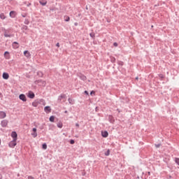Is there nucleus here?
<instances>
[{
    "label": "nucleus",
    "mask_w": 179,
    "mask_h": 179,
    "mask_svg": "<svg viewBox=\"0 0 179 179\" xmlns=\"http://www.w3.org/2000/svg\"><path fill=\"white\" fill-rule=\"evenodd\" d=\"M45 106V101L44 99H36L32 103L33 107H38V106Z\"/></svg>",
    "instance_id": "nucleus-1"
},
{
    "label": "nucleus",
    "mask_w": 179,
    "mask_h": 179,
    "mask_svg": "<svg viewBox=\"0 0 179 179\" xmlns=\"http://www.w3.org/2000/svg\"><path fill=\"white\" fill-rule=\"evenodd\" d=\"M34 83L35 85H38V86H45V81L43 80H36Z\"/></svg>",
    "instance_id": "nucleus-2"
},
{
    "label": "nucleus",
    "mask_w": 179,
    "mask_h": 179,
    "mask_svg": "<svg viewBox=\"0 0 179 179\" xmlns=\"http://www.w3.org/2000/svg\"><path fill=\"white\" fill-rule=\"evenodd\" d=\"M16 141H17V140H13V141H11L9 143L8 146H9L10 148H15V146H16V145H17Z\"/></svg>",
    "instance_id": "nucleus-3"
},
{
    "label": "nucleus",
    "mask_w": 179,
    "mask_h": 179,
    "mask_svg": "<svg viewBox=\"0 0 179 179\" xmlns=\"http://www.w3.org/2000/svg\"><path fill=\"white\" fill-rule=\"evenodd\" d=\"M20 100H22V101H27V98H26V95L24 94H21L19 96Z\"/></svg>",
    "instance_id": "nucleus-4"
},
{
    "label": "nucleus",
    "mask_w": 179,
    "mask_h": 179,
    "mask_svg": "<svg viewBox=\"0 0 179 179\" xmlns=\"http://www.w3.org/2000/svg\"><path fill=\"white\" fill-rule=\"evenodd\" d=\"M11 136L14 141H17V133L16 131H12Z\"/></svg>",
    "instance_id": "nucleus-5"
},
{
    "label": "nucleus",
    "mask_w": 179,
    "mask_h": 179,
    "mask_svg": "<svg viewBox=\"0 0 179 179\" xmlns=\"http://www.w3.org/2000/svg\"><path fill=\"white\" fill-rule=\"evenodd\" d=\"M62 99H66V94H61L59 97H58V101L59 102V103H61V101H62Z\"/></svg>",
    "instance_id": "nucleus-6"
},
{
    "label": "nucleus",
    "mask_w": 179,
    "mask_h": 179,
    "mask_svg": "<svg viewBox=\"0 0 179 179\" xmlns=\"http://www.w3.org/2000/svg\"><path fill=\"white\" fill-rule=\"evenodd\" d=\"M1 127H3V128H5L8 125V120H2L1 122Z\"/></svg>",
    "instance_id": "nucleus-7"
},
{
    "label": "nucleus",
    "mask_w": 179,
    "mask_h": 179,
    "mask_svg": "<svg viewBox=\"0 0 179 179\" xmlns=\"http://www.w3.org/2000/svg\"><path fill=\"white\" fill-rule=\"evenodd\" d=\"M4 58H6V59H10V55H9V52L6 51L4 52Z\"/></svg>",
    "instance_id": "nucleus-8"
},
{
    "label": "nucleus",
    "mask_w": 179,
    "mask_h": 179,
    "mask_svg": "<svg viewBox=\"0 0 179 179\" xmlns=\"http://www.w3.org/2000/svg\"><path fill=\"white\" fill-rule=\"evenodd\" d=\"M6 117V113L0 111V120H2Z\"/></svg>",
    "instance_id": "nucleus-9"
},
{
    "label": "nucleus",
    "mask_w": 179,
    "mask_h": 179,
    "mask_svg": "<svg viewBox=\"0 0 179 179\" xmlns=\"http://www.w3.org/2000/svg\"><path fill=\"white\" fill-rule=\"evenodd\" d=\"M35 94H34L33 92L30 91L29 93H28V97L29 99H33L34 97H35Z\"/></svg>",
    "instance_id": "nucleus-10"
},
{
    "label": "nucleus",
    "mask_w": 179,
    "mask_h": 179,
    "mask_svg": "<svg viewBox=\"0 0 179 179\" xmlns=\"http://www.w3.org/2000/svg\"><path fill=\"white\" fill-rule=\"evenodd\" d=\"M44 110H45V113H51V107H50V106H45V107L44 108Z\"/></svg>",
    "instance_id": "nucleus-11"
},
{
    "label": "nucleus",
    "mask_w": 179,
    "mask_h": 179,
    "mask_svg": "<svg viewBox=\"0 0 179 179\" xmlns=\"http://www.w3.org/2000/svg\"><path fill=\"white\" fill-rule=\"evenodd\" d=\"M24 55L25 57H27V58H30V57H31V55H30V52H29V50H25L24 52Z\"/></svg>",
    "instance_id": "nucleus-12"
},
{
    "label": "nucleus",
    "mask_w": 179,
    "mask_h": 179,
    "mask_svg": "<svg viewBox=\"0 0 179 179\" xmlns=\"http://www.w3.org/2000/svg\"><path fill=\"white\" fill-rule=\"evenodd\" d=\"M108 121L110 122H111V124H114V122H115L114 117H113V115H109L108 116Z\"/></svg>",
    "instance_id": "nucleus-13"
},
{
    "label": "nucleus",
    "mask_w": 179,
    "mask_h": 179,
    "mask_svg": "<svg viewBox=\"0 0 179 179\" xmlns=\"http://www.w3.org/2000/svg\"><path fill=\"white\" fill-rule=\"evenodd\" d=\"M13 48H15V50H16L17 48H19V43L17 42H13Z\"/></svg>",
    "instance_id": "nucleus-14"
},
{
    "label": "nucleus",
    "mask_w": 179,
    "mask_h": 179,
    "mask_svg": "<svg viewBox=\"0 0 179 179\" xmlns=\"http://www.w3.org/2000/svg\"><path fill=\"white\" fill-rule=\"evenodd\" d=\"M3 79H9V74L8 73H3Z\"/></svg>",
    "instance_id": "nucleus-15"
},
{
    "label": "nucleus",
    "mask_w": 179,
    "mask_h": 179,
    "mask_svg": "<svg viewBox=\"0 0 179 179\" xmlns=\"http://www.w3.org/2000/svg\"><path fill=\"white\" fill-rule=\"evenodd\" d=\"M103 138H107L108 136V131H105L101 133Z\"/></svg>",
    "instance_id": "nucleus-16"
},
{
    "label": "nucleus",
    "mask_w": 179,
    "mask_h": 179,
    "mask_svg": "<svg viewBox=\"0 0 179 179\" xmlns=\"http://www.w3.org/2000/svg\"><path fill=\"white\" fill-rule=\"evenodd\" d=\"M80 79H81V80H86V79H87V78H86V76L83 74H80L79 76Z\"/></svg>",
    "instance_id": "nucleus-17"
},
{
    "label": "nucleus",
    "mask_w": 179,
    "mask_h": 179,
    "mask_svg": "<svg viewBox=\"0 0 179 179\" xmlns=\"http://www.w3.org/2000/svg\"><path fill=\"white\" fill-rule=\"evenodd\" d=\"M64 22H69L71 20V17L68 15H64Z\"/></svg>",
    "instance_id": "nucleus-18"
},
{
    "label": "nucleus",
    "mask_w": 179,
    "mask_h": 179,
    "mask_svg": "<svg viewBox=\"0 0 179 179\" xmlns=\"http://www.w3.org/2000/svg\"><path fill=\"white\" fill-rule=\"evenodd\" d=\"M0 18H1L2 20H3L6 19V16H5V14L1 13V14H0Z\"/></svg>",
    "instance_id": "nucleus-19"
},
{
    "label": "nucleus",
    "mask_w": 179,
    "mask_h": 179,
    "mask_svg": "<svg viewBox=\"0 0 179 179\" xmlns=\"http://www.w3.org/2000/svg\"><path fill=\"white\" fill-rule=\"evenodd\" d=\"M29 27L26 25H23L22 27V30L23 31V33H24V30H28Z\"/></svg>",
    "instance_id": "nucleus-20"
},
{
    "label": "nucleus",
    "mask_w": 179,
    "mask_h": 179,
    "mask_svg": "<svg viewBox=\"0 0 179 179\" xmlns=\"http://www.w3.org/2000/svg\"><path fill=\"white\" fill-rule=\"evenodd\" d=\"M37 75L39 76V78H43L44 74L41 71H38Z\"/></svg>",
    "instance_id": "nucleus-21"
},
{
    "label": "nucleus",
    "mask_w": 179,
    "mask_h": 179,
    "mask_svg": "<svg viewBox=\"0 0 179 179\" xmlns=\"http://www.w3.org/2000/svg\"><path fill=\"white\" fill-rule=\"evenodd\" d=\"M39 3L42 5V6H45L47 5V1L43 2V1H40Z\"/></svg>",
    "instance_id": "nucleus-22"
},
{
    "label": "nucleus",
    "mask_w": 179,
    "mask_h": 179,
    "mask_svg": "<svg viewBox=\"0 0 179 179\" xmlns=\"http://www.w3.org/2000/svg\"><path fill=\"white\" fill-rule=\"evenodd\" d=\"M55 120V117L54 116H50L49 118V120L50 121V122H54Z\"/></svg>",
    "instance_id": "nucleus-23"
},
{
    "label": "nucleus",
    "mask_w": 179,
    "mask_h": 179,
    "mask_svg": "<svg viewBox=\"0 0 179 179\" xmlns=\"http://www.w3.org/2000/svg\"><path fill=\"white\" fill-rule=\"evenodd\" d=\"M110 62H111L113 64H114V62H115V57L111 56V57H110Z\"/></svg>",
    "instance_id": "nucleus-24"
},
{
    "label": "nucleus",
    "mask_w": 179,
    "mask_h": 179,
    "mask_svg": "<svg viewBox=\"0 0 179 179\" xmlns=\"http://www.w3.org/2000/svg\"><path fill=\"white\" fill-rule=\"evenodd\" d=\"M68 101L70 104H75V101H73L72 99L69 98Z\"/></svg>",
    "instance_id": "nucleus-25"
},
{
    "label": "nucleus",
    "mask_w": 179,
    "mask_h": 179,
    "mask_svg": "<svg viewBox=\"0 0 179 179\" xmlns=\"http://www.w3.org/2000/svg\"><path fill=\"white\" fill-rule=\"evenodd\" d=\"M10 17H15V11H10Z\"/></svg>",
    "instance_id": "nucleus-26"
},
{
    "label": "nucleus",
    "mask_w": 179,
    "mask_h": 179,
    "mask_svg": "<svg viewBox=\"0 0 179 179\" xmlns=\"http://www.w3.org/2000/svg\"><path fill=\"white\" fill-rule=\"evenodd\" d=\"M31 136H33V138H37V132L34 131L33 133H31Z\"/></svg>",
    "instance_id": "nucleus-27"
},
{
    "label": "nucleus",
    "mask_w": 179,
    "mask_h": 179,
    "mask_svg": "<svg viewBox=\"0 0 179 179\" xmlns=\"http://www.w3.org/2000/svg\"><path fill=\"white\" fill-rule=\"evenodd\" d=\"M175 162L176 163V164H178V166H179V158L176 157Z\"/></svg>",
    "instance_id": "nucleus-28"
},
{
    "label": "nucleus",
    "mask_w": 179,
    "mask_h": 179,
    "mask_svg": "<svg viewBox=\"0 0 179 179\" xmlns=\"http://www.w3.org/2000/svg\"><path fill=\"white\" fill-rule=\"evenodd\" d=\"M117 64L118 65H120L121 66H122L124 65V62L117 61Z\"/></svg>",
    "instance_id": "nucleus-29"
},
{
    "label": "nucleus",
    "mask_w": 179,
    "mask_h": 179,
    "mask_svg": "<svg viewBox=\"0 0 179 179\" xmlns=\"http://www.w3.org/2000/svg\"><path fill=\"white\" fill-rule=\"evenodd\" d=\"M42 148H43V149H44L45 150V149H47V144L46 143H43L42 145Z\"/></svg>",
    "instance_id": "nucleus-30"
},
{
    "label": "nucleus",
    "mask_w": 179,
    "mask_h": 179,
    "mask_svg": "<svg viewBox=\"0 0 179 179\" xmlns=\"http://www.w3.org/2000/svg\"><path fill=\"white\" fill-rule=\"evenodd\" d=\"M90 37H92V38H94V37H95V34L94 32L90 34Z\"/></svg>",
    "instance_id": "nucleus-31"
},
{
    "label": "nucleus",
    "mask_w": 179,
    "mask_h": 179,
    "mask_svg": "<svg viewBox=\"0 0 179 179\" xmlns=\"http://www.w3.org/2000/svg\"><path fill=\"white\" fill-rule=\"evenodd\" d=\"M105 156H110V150H108L107 152H105Z\"/></svg>",
    "instance_id": "nucleus-32"
},
{
    "label": "nucleus",
    "mask_w": 179,
    "mask_h": 179,
    "mask_svg": "<svg viewBox=\"0 0 179 179\" xmlns=\"http://www.w3.org/2000/svg\"><path fill=\"white\" fill-rule=\"evenodd\" d=\"M24 24H29L30 23V21H29L27 19H26L24 22Z\"/></svg>",
    "instance_id": "nucleus-33"
},
{
    "label": "nucleus",
    "mask_w": 179,
    "mask_h": 179,
    "mask_svg": "<svg viewBox=\"0 0 179 179\" xmlns=\"http://www.w3.org/2000/svg\"><path fill=\"white\" fill-rule=\"evenodd\" d=\"M4 37H10V34H6V32L4 33Z\"/></svg>",
    "instance_id": "nucleus-34"
},
{
    "label": "nucleus",
    "mask_w": 179,
    "mask_h": 179,
    "mask_svg": "<svg viewBox=\"0 0 179 179\" xmlns=\"http://www.w3.org/2000/svg\"><path fill=\"white\" fill-rule=\"evenodd\" d=\"M58 128H62V123L57 124Z\"/></svg>",
    "instance_id": "nucleus-35"
},
{
    "label": "nucleus",
    "mask_w": 179,
    "mask_h": 179,
    "mask_svg": "<svg viewBox=\"0 0 179 179\" xmlns=\"http://www.w3.org/2000/svg\"><path fill=\"white\" fill-rule=\"evenodd\" d=\"M70 143L71 145H73L75 143V140H71Z\"/></svg>",
    "instance_id": "nucleus-36"
},
{
    "label": "nucleus",
    "mask_w": 179,
    "mask_h": 179,
    "mask_svg": "<svg viewBox=\"0 0 179 179\" xmlns=\"http://www.w3.org/2000/svg\"><path fill=\"white\" fill-rule=\"evenodd\" d=\"M114 47H118V43L117 42H115L113 43Z\"/></svg>",
    "instance_id": "nucleus-37"
},
{
    "label": "nucleus",
    "mask_w": 179,
    "mask_h": 179,
    "mask_svg": "<svg viewBox=\"0 0 179 179\" xmlns=\"http://www.w3.org/2000/svg\"><path fill=\"white\" fill-rule=\"evenodd\" d=\"M159 77L161 78V79H163L164 78V76H163V74H160Z\"/></svg>",
    "instance_id": "nucleus-38"
},
{
    "label": "nucleus",
    "mask_w": 179,
    "mask_h": 179,
    "mask_svg": "<svg viewBox=\"0 0 179 179\" xmlns=\"http://www.w3.org/2000/svg\"><path fill=\"white\" fill-rule=\"evenodd\" d=\"M32 131H33V132H37V129L36 128H33Z\"/></svg>",
    "instance_id": "nucleus-39"
},
{
    "label": "nucleus",
    "mask_w": 179,
    "mask_h": 179,
    "mask_svg": "<svg viewBox=\"0 0 179 179\" xmlns=\"http://www.w3.org/2000/svg\"><path fill=\"white\" fill-rule=\"evenodd\" d=\"M159 146H162V144H155L156 148H159Z\"/></svg>",
    "instance_id": "nucleus-40"
},
{
    "label": "nucleus",
    "mask_w": 179,
    "mask_h": 179,
    "mask_svg": "<svg viewBox=\"0 0 179 179\" xmlns=\"http://www.w3.org/2000/svg\"><path fill=\"white\" fill-rule=\"evenodd\" d=\"M28 179H34V177H33V176H28Z\"/></svg>",
    "instance_id": "nucleus-41"
},
{
    "label": "nucleus",
    "mask_w": 179,
    "mask_h": 179,
    "mask_svg": "<svg viewBox=\"0 0 179 179\" xmlns=\"http://www.w3.org/2000/svg\"><path fill=\"white\" fill-rule=\"evenodd\" d=\"M56 47H58V48H59V43H57L56 44Z\"/></svg>",
    "instance_id": "nucleus-42"
},
{
    "label": "nucleus",
    "mask_w": 179,
    "mask_h": 179,
    "mask_svg": "<svg viewBox=\"0 0 179 179\" xmlns=\"http://www.w3.org/2000/svg\"><path fill=\"white\" fill-rule=\"evenodd\" d=\"M85 94H89V92L87 91L84 92Z\"/></svg>",
    "instance_id": "nucleus-43"
},
{
    "label": "nucleus",
    "mask_w": 179,
    "mask_h": 179,
    "mask_svg": "<svg viewBox=\"0 0 179 179\" xmlns=\"http://www.w3.org/2000/svg\"><path fill=\"white\" fill-rule=\"evenodd\" d=\"M76 127H77V128H79V124H78V123H76Z\"/></svg>",
    "instance_id": "nucleus-44"
},
{
    "label": "nucleus",
    "mask_w": 179,
    "mask_h": 179,
    "mask_svg": "<svg viewBox=\"0 0 179 179\" xmlns=\"http://www.w3.org/2000/svg\"><path fill=\"white\" fill-rule=\"evenodd\" d=\"M93 93L94 94V91H92L90 94H93Z\"/></svg>",
    "instance_id": "nucleus-45"
},
{
    "label": "nucleus",
    "mask_w": 179,
    "mask_h": 179,
    "mask_svg": "<svg viewBox=\"0 0 179 179\" xmlns=\"http://www.w3.org/2000/svg\"><path fill=\"white\" fill-rule=\"evenodd\" d=\"M50 10H55V8H50Z\"/></svg>",
    "instance_id": "nucleus-46"
},
{
    "label": "nucleus",
    "mask_w": 179,
    "mask_h": 179,
    "mask_svg": "<svg viewBox=\"0 0 179 179\" xmlns=\"http://www.w3.org/2000/svg\"><path fill=\"white\" fill-rule=\"evenodd\" d=\"M22 17H26V15H22Z\"/></svg>",
    "instance_id": "nucleus-47"
},
{
    "label": "nucleus",
    "mask_w": 179,
    "mask_h": 179,
    "mask_svg": "<svg viewBox=\"0 0 179 179\" xmlns=\"http://www.w3.org/2000/svg\"><path fill=\"white\" fill-rule=\"evenodd\" d=\"M65 114L68 113V110L64 111Z\"/></svg>",
    "instance_id": "nucleus-48"
},
{
    "label": "nucleus",
    "mask_w": 179,
    "mask_h": 179,
    "mask_svg": "<svg viewBox=\"0 0 179 179\" xmlns=\"http://www.w3.org/2000/svg\"><path fill=\"white\" fill-rule=\"evenodd\" d=\"M30 5H31V3H29V4H27V6H30Z\"/></svg>",
    "instance_id": "nucleus-49"
},
{
    "label": "nucleus",
    "mask_w": 179,
    "mask_h": 179,
    "mask_svg": "<svg viewBox=\"0 0 179 179\" xmlns=\"http://www.w3.org/2000/svg\"><path fill=\"white\" fill-rule=\"evenodd\" d=\"M148 176H150V172H148Z\"/></svg>",
    "instance_id": "nucleus-50"
},
{
    "label": "nucleus",
    "mask_w": 179,
    "mask_h": 179,
    "mask_svg": "<svg viewBox=\"0 0 179 179\" xmlns=\"http://www.w3.org/2000/svg\"><path fill=\"white\" fill-rule=\"evenodd\" d=\"M75 26H78V23L76 22V23H75Z\"/></svg>",
    "instance_id": "nucleus-51"
},
{
    "label": "nucleus",
    "mask_w": 179,
    "mask_h": 179,
    "mask_svg": "<svg viewBox=\"0 0 179 179\" xmlns=\"http://www.w3.org/2000/svg\"><path fill=\"white\" fill-rule=\"evenodd\" d=\"M89 9V8H87V6H86V10H87Z\"/></svg>",
    "instance_id": "nucleus-52"
},
{
    "label": "nucleus",
    "mask_w": 179,
    "mask_h": 179,
    "mask_svg": "<svg viewBox=\"0 0 179 179\" xmlns=\"http://www.w3.org/2000/svg\"><path fill=\"white\" fill-rule=\"evenodd\" d=\"M138 77H136V80H138Z\"/></svg>",
    "instance_id": "nucleus-53"
},
{
    "label": "nucleus",
    "mask_w": 179,
    "mask_h": 179,
    "mask_svg": "<svg viewBox=\"0 0 179 179\" xmlns=\"http://www.w3.org/2000/svg\"><path fill=\"white\" fill-rule=\"evenodd\" d=\"M95 110L97 111V107H96Z\"/></svg>",
    "instance_id": "nucleus-54"
},
{
    "label": "nucleus",
    "mask_w": 179,
    "mask_h": 179,
    "mask_svg": "<svg viewBox=\"0 0 179 179\" xmlns=\"http://www.w3.org/2000/svg\"><path fill=\"white\" fill-rule=\"evenodd\" d=\"M85 173H83V176H85Z\"/></svg>",
    "instance_id": "nucleus-55"
},
{
    "label": "nucleus",
    "mask_w": 179,
    "mask_h": 179,
    "mask_svg": "<svg viewBox=\"0 0 179 179\" xmlns=\"http://www.w3.org/2000/svg\"><path fill=\"white\" fill-rule=\"evenodd\" d=\"M2 94V93L0 92V96Z\"/></svg>",
    "instance_id": "nucleus-56"
},
{
    "label": "nucleus",
    "mask_w": 179,
    "mask_h": 179,
    "mask_svg": "<svg viewBox=\"0 0 179 179\" xmlns=\"http://www.w3.org/2000/svg\"><path fill=\"white\" fill-rule=\"evenodd\" d=\"M0 177H1V174H0ZM0 179H2V178H0Z\"/></svg>",
    "instance_id": "nucleus-57"
},
{
    "label": "nucleus",
    "mask_w": 179,
    "mask_h": 179,
    "mask_svg": "<svg viewBox=\"0 0 179 179\" xmlns=\"http://www.w3.org/2000/svg\"><path fill=\"white\" fill-rule=\"evenodd\" d=\"M0 145H1V140H0Z\"/></svg>",
    "instance_id": "nucleus-58"
}]
</instances>
